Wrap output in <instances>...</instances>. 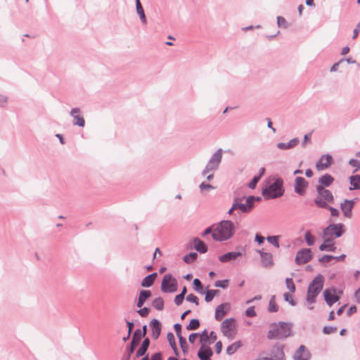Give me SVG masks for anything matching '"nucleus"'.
<instances>
[{
  "mask_svg": "<svg viewBox=\"0 0 360 360\" xmlns=\"http://www.w3.org/2000/svg\"><path fill=\"white\" fill-rule=\"evenodd\" d=\"M235 233V225L229 220H224L219 223L214 229L212 238L216 241H224L230 239Z\"/></svg>",
  "mask_w": 360,
  "mask_h": 360,
  "instance_id": "nucleus-1",
  "label": "nucleus"
},
{
  "mask_svg": "<svg viewBox=\"0 0 360 360\" xmlns=\"http://www.w3.org/2000/svg\"><path fill=\"white\" fill-rule=\"evenodd\" d=\"M324 277L319 274L309 284L307 288V302L311 304L316 302V296L320 293L323 287Z\"/></svg>",
  "mask_w": 360,
  "mask_h": 360,
  "instance_id": "nucleus-2",
  "label": "nucleus"
},
{
  "mask_svg": "<svg viewBox=\"0 0 360 360\" xmlns=\"http://www.w3.org/2000/svg\"><path fill=\"white\" fill-rule=\"evenodd\" d=\"M345 228L342 223L331 224L323 230L321 238L325 242L334 241L335 238L341 237L345 233Z\"/></svg>",
  "mask_w": 360,
  "mask_h": 360,
  "instance_id": "nucleus-3",
  "label": "nucleus"
},
{
  "mask_svg": "<svg viewBox=\"0 0 360 360\" xmlns=\"http://www.w3.org/2000/svg\"><path fill=\"white\" fill-rule=\"evenodd\" d=\"M284 192L283 180L281 178H277L273 184L263 189L262 195L265 199L269 200L282 196Z\"/></svg>",
  "mask_w": 360,
  "mask_h": 360,
  "instance_id": "nucleus-4",
  "label": "nucleus"
},
{
  "mask_svg": "<svg viewBox=\"0 0 360 360\" xmlns=\"http://www.w3.org/2000/svg\"><path fill=\"white\" fill-rule=\"evenodd\" d=\"M318 195L314 199V203L319 207H328V202L333 203L334 197L332 193L322 186H316Z\"/></svg>",
  "mask_w": 360,
  "mask_h": 360,
  "instance_id": "nucleus-5",
  "label": "nucleus"
},
{
  "mask_svg": "<svg viewBox=\"0 0 360 360\" xmlns=\"http://www.w3.org/2000/svg\"><path fill=\"white\" fill-rule=\"evenodd\" d=\"M290 335V326L284 322H280L278 326L274 325V328L271 329L267 334V338L284 339Z\"/></svg>",
  "mask_w": 360,
  "mask_h": 360,
  "instance_id": "nucleus-6",
  "label": "nucleus"
},
{
  "mask_svg": "<svg viewBox=\"0 0 360 360\" xmlns=\"http://www.w3.org/2000/svg\"><path fill=\"white\" fill-rule=\"evenodd\" d=\"M244 198L245 197H237L233 199V208L240 210L243 213L249 212L254 207L255 201L260 200L259 197L255 198L253 195H250L246 198L245 203H243L242 201Z\"/></svg>",
  "mask_w": 360,
  "mask_h": 360,
  "instance_id": "nucleus-7",
  "label": "nucleus"
},
{
  "mask_svg": "<svg viewBox=\"0 0 360 360\" xmlns=\"http://www.w3.org/2000/svg\"><path fill=\"white\" fill-rule=\"evenodd\" d=\"M222 153L223 150L221 148H219L214 153L202 172V176H205L210 172H214L218 169L221 162Z\"/></svg>",
  "mask_w": 360,
  "mask_h": 360,
  "instance_id": "nucleus-8",
  "label": "nucleus"
},
{
  "mask_svg": "<svg viewBox=\"0 0 360 360\" xmlns=\"http://www.w3.org/2000/svg\"><path fill=\"white\" fill-rule=\"evenodd\" d=\"M221 331L229 339L233 340L236 334V323L233 319H226L221 325Z\"/></svg>",
  "mask_w": 360,
  "mask_h": 360,
  "instance_id": "nucleus-9",
  "label": "nucleus"
},
{
  "mask_svg": "<svg viewBox=\"0 0 360 360\" xmlns=\"http://www.w3.org/2000/svg\"><path fill=\"white\" fill-rule=\"evenodd\" d=\"M177 290V281L169 274L163 276L161 283V290L163 292H174Z\"/></svg>",
  "mask_w": 360,
  "mask_h": 360,
  "instance_id": "nucleus-10",
  "label": "nucleus"
},
{
  "mask_svg": "<svg viewBox=\"0 0 360 360\" xmlns=\"http://www.w3.org/2000/svg\"><path fill=\"white\" fill-rule=\"evenodd\" d=\"M141 340V330L136 329L132 336L130 345L127 347L126 351L127 355L125 356L126 360H129L131 355L134 353L135 348L139 345Z\"/></svg>",
  "mask_w": 360,
  "mask_h": 360,
  "instance_id": "nucleus-11",
  "label": "nucleus"
},
{
  "mask_svg": "<svg viewBox=\"0 0 360 360\" xmlns=\"http://www.w3.org/2000/svg\"><path fill=\"white\" fill-rule=\"evenodd\" d=\"M312 258V253L309 248H303L297 252L295 257V263L297 264H304L307 263Z\"/></svg>",
  "mask_w": 360,
  "mask_h": 360,
  "instance_id": "nucleus-12",
  "label": "nucleus"
},
{
  "mask_svg": "<svg viewBox=\"0 0 360 360\" xmlns=\"http://www.w3.org/2000/svg\"><path fill=\"white\" fill-rule=\"evenodd\" d=\"M356 200H345L340 203V209L345 217L348 219L352 217V209L355 205Z\"/></svg>",
  "mask_w": 360,
  "mask_h": 360,
  "instance_id": "nucleus-13",
  "label": "nucleus"
},
{
  "mask_svg": "<svg viewBox=\"0 0 360 360\" xmlns=\"http://www.w3.org/2000/svg\"><path fill=\"white\" fill-rule=\"evenodd\" d=\"M308 182L304 178L297 176L295 179L294 189L295 192L300 195H304L306 193Z\"/></svg>",
  "mask_w": 360,
  "mask_h": 360,
  "instance_id": "nucleus-14",
  "label": "nucleus"
},
{
  "mask_svg": "<svg viewBox=\"0 0 360 360\" xmlns=\"http://www.w3.org/2000/svg\"><path fill=\"white\" fill-rule=\"evenodd\" d=\"M284 358L283 347L281 345H276L271 351V357H264V360H283Z\"/></svg>",
  "mask_w": 360,
  "mask_h": 360,
  "instance_id": "nucleus-15",
  "label": "nucleus"
},
{
  "mask_svg": "<svg viewBox=\"0 0 360 360\" xmlns=\"http://www.w3.org/2000/svg\"><path fill=\"white\" fill-rule=\"evenodd\" d=\"M335 288H332L331 290L326 289L323 291L324 300L329 307H331L333 304L340 300V297L337 295H335Z\"/></svg>",
  "mask_w": 360,
  "mask_h": 360,
  "instance_id": "nucleus-16",
  "label": "nucleus"
},
{
  "mask_svg": "<svg viewBox=\"0 0 360 360\" xmlns=\"http://www.w3.org/2000/svg\"><path fill=\"white\" fill-rule=\"evenodd\" d=\"M70 115L74 118L72 122L73 125L79 126L81 127H84L85 120L81 115V110L79 108H74L71 110Z\"/></svg>",
  "mask_w": 360,
  "mask_h": 360,
  "instance_id": "nucleus-17",
  "label": "nucleus"
},
{
  "mask_svg": "<svg viewBox=\"0 0 360 360\" xmlns=\"http://www.w3.org/2000/svg\"><path fill=\"white\" fill-rule=\"evenodd\" d=\"M311 354L309 349L304 345H300L293 355L294 360H309Z\"/></svg>",
  "mask_w": 360,
  "mask_h": 360,
  "instance_id": "nucleus-18",
  "label": "nucleus"
},
{
  "mask_svg": "<svg viewBox=\"0 0 360 360\" xmlns=\"http://www.w3.org/2000/svg\"><path fill=\"white\" fill-rule=\"evenodd\" d=\"M197 355L200 360H211L213 352L210 347L202 344L201 345Z\"/></svg>",
  "mask_w": 360,
  "mask_h": 360,
  "instance_id": "nucleus-19",
  "label": "nucleus"
},
{
  "mask_svg": "<svg viewBox=\"0 0 360 360\" xmlns=\"http://www.w3.org/2000/svg\"><path fill=\"white\" fill-rule=\"evenodd\" d=\"M332 156L327 154L323 155L316 164V167L319 171L328 168L332 163Z\"/></svg>",
  "mask_w": 360,
  "mask_h": 360,
  "instance_id": "nucleus-20",
  "label": "nucleus"
},
{
  "mask_svg": "<svg viewBox=\"0 0 360 360\" xmlns=\"http://www.w3.org/2000/svg\"><path fill=\"white\" fill-rule=\"evenodd\" d=\"M230 309V305L229 303H223L218 305L215 309V319L217 321H221L223 317Z\"/></svg>",
  "mask_w": 360,
  "mask_h": 360,
  "instance_id": "nucleus-21",
  "label": "nucleus"
},
{
  "mask_svg": "<svg viewBox=\"0 0 360 360\" xmlns=\"http://www.w3.org/2000/svg\"><path fill=\"white\" fill-rule=\"evenodd\" d=\"M150 325L152 328V337L153 339L157 340L161 333V323L158 320L153 319L150 321Z\"/></svg>",
  "mask_w": 360,
  "mask_h": 360,
  "instance_id": "nucleus-22",
  "label": "nucleus"
},
{
  "mask_svg": "<svg viewBox=\"0 0 360 360\" xmlns=\"http://www.w3.org/2000/svg\"><path fill=\"white\" fill-rule=\"evenodd\" d=\"M258 252L260 254L261 262L264 267H269L273 264V256L271 253L264 252L260 250H258Z\"/></svg>",
  "mask_w": 360,
  "mask_h": 360,
  "instance_id": "nucleus-23",
  "label": "nucleus"
},
{
  "mask_svg": "<svg viewBox=\"0 0 360 360\" xmlns=\"http://www.w3.org/2000/svg\"><path fill=\"white\" fill-rule=\"evenodd\" d=\"M241 255L242 253L240 252H229L223 255H221L219 257V260L221 262H228L229 261L237 259L238 257Z\"/></svg>",
  "mask_w": 360,
  "mask_h": 360,
  "instance_id": "nucleus-24",
  "label": "nucleus"
},
{
  "mask_svg": "<svg viewBox=\"0 0 360 360\" xmlns=\"http://www.w3.org/2000/svg\"><path fill=\"white\" fill-rule=\"evenodd\" d=\"M150 345V340L146 338L142 342V344L139 349L137 350L135 357L139 358L140 356H144L147 352V349Z\"/></svg>",
  "mask_w": 360,
  "mask_h": 360,
  "instance_id": "nucleus-25",
  "label": "nucleus"
},
{
  "mask_svg": "<svg viewBox=\"0 0 360 360\" xmlns=\"http://www.w3.org/2000/svg\"><path fill=\"white\" fill-rule=\"evenodd\" d=\"M298 138H294L291 139L288 143H277V148L281 150H286L294 148L299 143Z\"/></svg>",
  "mask_w": 360,
  "mask_h": 360,
  "instance_id": "nucleus-26",
  "label": "nucleus"
},
{
  "mask_svg": "<svg viewBox=\"0 0 360 360\" xmlns=\"http://www.w3.org/2000/svg\"><path fill=\"white\" fill-rule=\"evenodd\" d=\"M158 274L157 273H153L151 274L148 275L146 276L141 281V286L145 288H149L155 282V278H157Z\"/></svg>",
  "mask_w": 360,
  "mask_h": 360,
  "instance_id": "nucleus-27",
  "label": "nucleus"
},
{
  "mask_svg": "<svg viewBox=\"0 0 360 360\" xmlns=\"http://www.w3.org/2000/svg\"><path fill=\"white\" fill-rule=\"evenodd\" d=\"M193 245L195 249L200 253H205L207 251V248L205 243L200 240L198 238H195L193 240Z\"/></svg>",
  "mask_w": 360,
  "mask_h": 360,
  "instance_id": "nucleus-28",
  "label": "nucleus"
},
{
  "mask_svg": "<svg viewBox=\"0 0 360 360\" xmlns=\"http://www.w3.org/2000/svg\"><path fill=\"white\" fill-rule=\"evenodd\" d=\"M151 296V292L150 290H143L139 293V297L137 302V307L141 308L146 300Z\"/></svg>",
  "mask_w": 360,
  "mask_h": 360,
  "instance_id": "nucleus-29",
  "label": "nucleus"
},
{
  "mask_svg": "<svg viewBox=\"0 0 360 360\" xmlns=\"http://www.w3.org/2000/svg\"><path fill=\"white\" fill-rule=\"evenodd\" d=\"M334 181V178L328 174H326L321 176L319 179V186H322L325 188L330 186Z\"/></svg>",
  "mask_w": 360,
  "mask_h": 360,
  "instance_id": "nucleus-30",
  "label": "nucleus"
},
{
  "mask_svg": "<svg viewBox=\"0 0 360 360\" xmlns=\"http://www.w3.org/2000/svg\"><path fill=\"white\" fill-rule=\"evenodd\" d=\"M135 1H136V13L139 15L141 21L143 24H146V22H147V20H146V15H145V12H144L143 8V6H142V5H141V4L139 0H135Z\"/></svg>",
  "mask_w": 360,
  "mask_h": 360,
  "instance_id": "nucleus-31",
  "label": "nucleus"
},
{
  "mask_svg": "<svg viewBox=\"0 0 360 360\" xmlns=\"http://www.w3.org/2000/svg\"><path fill=\"white\" fill-rule=\"evenodd\" d=\"M335 249L336 247L333 241L325 242V240H323V243L319 246L321 251L335 252Z\"/></svg>",
  "mask_w": 360,
  "mask_h": 360,
  "instance_id": "nucleus-32",
  "label": "nucleus"
},
{
  "mask_svg": "<svg viewBox=\"0 0 360 360\" xmlns=\"http://www.w3.org/2000/svg\"><path fill=\"white\" fill-rule=\"evenodd\" d=\"M242 346L240 341H237L226 348V353L229 355L233 354Z\"/></svg>",
  "mask_w": 360,
  "mask_h": 360,
  "instance_id": "nucleus-33",
  "label": "nucleus"
},
{
  "mask_svg": "<svg viewBox=\"0 0 360 360\" xmlns=\"http://www.w3.org/2000/svg\"><path fill=\"white\" fill-rule=\"evenodd\" d=\"M350 184L353 187L349 188L352 189H360V176L355 175L350 177Z\"/></svg>",
  "mask_w": 360,
  "mask_h": 360,
  "instance_id": "nucleus-34",
  "label": "nucleus"
},
{
  "mask_svg": "<svg viewBox=\"0 0 360 360\" xmlns=\"http://www.w3.org/2000/svg\"><path fill=\"white\" fill-rule=\"evenodd\" d=\"M153 307L158 310H162L164 308V300L162 297H157L153 302Z\"/></svg>",
  "mask_w": 360,
  "mask_h": 360,
  "instance_id": "nucleus-35",
  "label": "nucleus"
},
{
  "mask_svg": "<svg viewBox=\"0 0 360 360\" xmlns=\"http://www.w3.org/2000/svg\"><path fill=\"white\" fill-rule=\"evenodd\" d=\"M304 239L307 243V244L309 246H311L315 243V237L311 235V232L309 231H307L304 233Z\"/></svg>",
  "mask_w": 360,
  "mask_h": 360,
  "instance_id": "nucleus-36",
  "label": "nucleus"
},
{
  "mask_svg": "<svg viewBox=\"0 0 360 360\" xmlns=\"http://www.w3.org/2000/svg\"><path fill=\"white\" fill-rule=\"evenodd\" d=\"M198 257V254L196 252H191L188 255H186L183 257V260L184 262L187 264H191L194 260H195Z\"/></svg>",
  "mask_w": 360,
  "mask_h": 360,
  "instance_id": "nucleus-37",
  "label": "nucleus"
},
{
  "mask_svg": "<svg viewBox=\"0 0 360 360\" xmlns=\"http://www.w3.org/2000/svg\"><path fill=\"white\" fill-rule=\"evenodd\" d=\"M268 310L270 312H276L278 310V307L275 302V295H273L269 300Z\"/></svg>",
  "mask_w": 360,
  "mask_h": 360,
  "instance_id": "nucleus-38",
  "label": "nucleus"
},
{
  "mask_svg": "<svg viewBox=\"0 0 360 360\" xmlns=\"http://www.w3.org/2000/svg\"><path fill=\"white\" fill-rule=\"evenodd\" d=\"M199 326H200L199 320L196 319H193L190 321L189 324L186 326V329L188 330H196L199 328Z\"/></svg>",
  "mask_w": 360,
  "mask_h": 360,
  "instance_id": "nucleus-39",
  "label": "nucleus"
},
{
  "mask_svg": "<svg viewBox=\"0 0 360 360\" xmlns=\"http://www.w3.org/2000/svg\"><path fill=\"white\" fill-rule=\"evenodd\" d=\"M193 286L194 290L198 293L202 294L203 292V286L198 278H195L193 280Z\"/></svg>",
  "mask_w": 360,
  "mask_h": 360,
  "instance_id": "nucleus-40",
  "label": "nucleus"
},
{
  "mask_svg": "<svg viewBox=\"0 0 360 360\" xmlns=\"http://www.w3.org/2000/svg\"><path fill=\"white\" fill-rule=\"evenodd\" d=\"M280 238V236H268L266 238V240L272 244L274 247L278 248H279V243H278V238Z\"/></svg>",
  "mask_w": 360,
  "mask_h": 360,
  "instance_id": "nucleus-41",
  "label": "nucleus"
},
{
  "mask_svg": "<svg viewBox=\"0 0 360 360\" xmlns=\"http://www.w3.org/2000/svg\"><path fill=\"white\" fill-rule=\"evenodd\" d=\"M218 292H219V290H207L206 292V295H205V302H211L213 300L216 293Z\"/></svg>",
  "mask_w": 360,
  "mask_h": 360,
  "instance_id": "nucleus-42",
  "label": "nucleus"
},
{
  "mask_svg": "<svg viewBox=\"0 0 360 360\" xmlns=\"http://www.w3.org/2000/svg\"><path fill=\"white\" fill-rule=\"evenodd\" d=\"M285 284L287 288L291 292H295V285L294 284V282L292 281V278H287L285 279Z\"/></svg>",
  "mask_w": 360,
  "mask_h": 360,
  "instance_id": "nucleus-43",
  "label": "nucleus"
},
{
  "mask_svg": "<svg viewBox=\"0 0 360 360\" xmlns=\"http://www.w3.org/2000/svg\"><path fill=\"white\" fill-rule=\"evenodd\" d=\"M209 336L208 334H207V330H204L201 335H200V342L204 345H206L207 342H208L209 341Z\"/></svg>",
  "mask_w": 360,
  "mask_h": 360,
  "instance_id": "nucleus-44",
  "label": "nucleus"
},
{
  "mask_svg": "<svg viewBox=\"0 0 360 360\" xmlns=\"http://www.w3.org/2000/svg\"><path fill=\"white\" fill-rule=\"evenodd\" d=\"M277 25L278 27H283V28H287L288 27L287 21L282 16L277 17Z\"/></svg>",
  "mask_w": 360,
  "mask_h": 360,
  "instance_id": "nucleus-45",
  "label": "nucleus"
},
{
  "mask_svg": "<svg viewBox=\"0 0 360 360\" xmlns=\"http://www.w3.org/2000/svg\"><path fill=\"white\" fill-rule=\"evenodd\" d=\"M179 340V344L181 346V348L182 349V351L184 354L187 352V342L186 340L184 337H179L178 338Z\"/></svg>",
  "mask_w": 360,
  "mask_h": 360,
  "instance_id": "nucleus-46",
  "label": "nucleus"
},
{
  "mask_svg": "<svg viewBox=\"0 0 360 360\" xmlns=\"http://www.w3.org/2000/svg\"><path fill=\"white\" fill-rule=\"evenodd\" d=\"M229 281L227 279L223 281H217L214 286L217 288H226L228 287Z\"/></svg>",
  "mask_w": 360,
  "mask_h": 360,
  "instance_id": "nucleus-47",
  "label": "nucleus"
},
{
  "mask_svg": "<svg viewBox=\"0 0 360 360\" xmlns=\"http://www.w3.org/2000/svg\"><path fill=\"white\" fill-rule=\"evenodd\" d=\"M186 300L188 302H191L195 303L196 305L199 304L198 297L196 295H193V294L188 295L187 297H186Z\"/></svg>",
  "mask_w": 360,
  "mask_h": 360,
  "instance_id": "nucleus-48",
  "label": "nucleus"
},
{
  "mask_svg": "<svg viewBox=\"0 0 360 360\" xmlns=\"http://www.w3.org/2000/svg\"><path fill=\"white\" fill-rule=\"evenodd\" d=\"M167 340L171 346L172 348H174V347H175L176 345V342H175V338H174V335H173L172 333H169L167 334Z\"/></svg>",
  "mask_w": 360,
  "mask_h": 360,
  "instance_id": "nucleus-49",
  "label": "nucleus"
},
{
  "mask_svg": "<svg viewBox=\"0 0 360 360\" xmlns=\"http://www.w3.org/2000/svg\"><path fill=\"white\" fill-rule=\"evenodd\" d=\"M283 297H284V300L289 302L290 304H291L292 306H295L296 304V302L293 300L291 295L288 292H285L284 295H283Z\"/></svg>",
  "mask_w": 360,
  "mask_h": 360,
  "instance_id": "nucleus-50",
  "label": "nucleus"
},
{
  "mask_svg": "<svg viewBox=\"0 0 360 360\" xmlns=\"http://www.w3.org/2000/svg\"><path fill=\"white\" fill-rule=\"evenodd\" d=\"M199 188L201 191H203L204 190L209 191V190L215 188V187H214L213 186H212L209 184H206L205 182L201 183L199 186Z\"/></svg>",
  "mask_w": 360,
  "mask_h": 360,
  "instance_id": "nucleus-51",
  "label": "nucleus"
},
{
  "mask_svg": "<svg viewBox=\"0 0 360 360\" xmlns=\"http://www.w3.org/2000/svg\"><path fill=\"white\" fill-rule=\"evenodd\" d=\"M337 330V328L336 327H333V326H325L323 329V332L325 333V334H327V335H329V334H331V333H335V331Z\"/></svg>",
  "mask_w": 360,
  "mask_h": 360,
  "instance_id": "nucleus-52",
  "label": "nucleus"
},
{
  "mask_svg": "<svg viewBox=\"0 0 360 360\" xmlns=\"http://www.w3.org/2000/svg\"><path fill=\"white\" fill-rule=\"evenodd\" d=\"M245 315L248 317H254L256 316V312L254 307H248L245 311Z\"/></svg>",
  "mask_w": 360,
  "mask_h": 360,
  "instance_id": "nucleus-53",
  "label": "nucleus"
},
{
  "mask_svg": "<svg viewBox=\"0 0 360 360\" xmlns=\"http://www.w3.org/2000/svg\"><path fill=\"white\" fill-rule=\"evenodd\" d=\"M324 208L330 210V215L332 217H338L340 214V212L338 210H337L336 208H334L333 207H330L328 205V207H324Z\"/></svg>",
  "mask_w": 360,
  "mask_h": 360,
  "instance_id": "nucleus-54",
  "label": "nucleus"
},
{
  "mask_svg": "<svg viewBox=\"0 0 360 360\" xmlns=\"http://www.w3.org/2000/svg\"><path fill=\"white\" fill-rule=\"evenodd\" d=\"M259 176H255L252 181L248 184V187L250 188L254 189L256 187L257 184L259 181Z\"/></svg>",
  "mask_w": 360,
  "mask_h": 360,
  "instance_id": "nucleus-55",
  "label": "nucleus"
},
{
  "mask_svg": "<svg viewBox=\"0 0 360 360\" xmlns=\"http://www.w3.org/2000/svg\"><path fill=\"white\" fill-rule=\"evenodd\" d=\"M334 256L333 255H323L321 258H319V261L322 263H327L330 262L332 259H333Z\"/></svg>",
  "mask_w": 360,
  "mask_h": 360,
  "instance_id": "nucleus-56",
  "label": "nucleus"
},
{
  "mask_svg": "<svg viewBox=\"0 0 360 360\" xmlns=\"http://www.w3.org/2000/svg\"><path fill=\"white\" fill-rule=\"evenodd\" d=\"M139 314L142 317H146L148 315L150 310L147 307H143L137 311Z\"/></svg>",
  "mask_w": 360,
  "mask_h": 360,
  "instance_id": "nucleus-57",
  "label": "nucleus"
},
{
  "mask_svg": "<svg viewBox=\"0 0 360 360\" xmlns=\"http://www.w3.org/2000/svg\"><path fill=\"white\" fill-rule=\"evenodd\" d=\"M349 164L352 167H356V169H355V172H356V171H358V169H359V167L360 166V161L357 160H355V159H351L349 161Z\"/></svg>",
  "mask_w": 360,
  "mask_h": 360,
  "instance_id": "nucleus-58",
  "label": "nucleus"
},
{
  "mask_svg": "<svg viewBox=\"0 0 360 360\" xmlns=\"http://www.w3.org/2000/svg\"><path fill=\"white\" fill-rule=\"evenodd\" d=\"M184 299V297L183 294H179L176 295L174 298V302L177 306H179L183 302V300Z\"/></svg>",
  "mask_w": 360,
  "mask_h": 360,
  "instance_id": "nucleus-59",
  "label": "nucleus"
},
{
  "mask_svg": "<svg viewBox=\"0 0 360 360\" xmlns=\"http://www.w3.org/2000/svg\"><path fill=\"white\" fill-rule=\"evenodd\" d=\"M174 330L178 338L181 337V325L180 323H175L174 326Z\"/></svg>",
  "mask_w": 360,
  "mask_h": 360,
  "instance_id": "nucleus-60",
  "label": "nucleus"
},
{
  "mask_svg": "<svg viewBox=\"0 0 360 360\" xmlns=\"http://www.w3.org/2000/svg\"><path fill=\"white\" fill-rule=\"evenodd\" d=\"M8 98L7 96L0 94V106L4 107L7 104Z\"/></svg>",
  "mask_w": 360,
  "mask_h": 360,
  "instance_id": "nucleus-61",
  "label": "nucleus"
},
{
  "mask_svg": "<svg viewBox=\"0 0 360 360\" xmlns=\"http://www.w3.org/2000/svg\"><path fill=\"white\" fill-rule=\"evenodd\" d=\"M217 338V334L214 331H211L209 336V344L213 343Z\"/></svg>",
  "mask_w": 360,
  "mask_h": 360,
  "instance_id": "nucleus-62",
  "label": "nucleus"
},
{
  "mask_svg": "<svg viewBox=\"0 0 360 360\" xmlns=\"http://www.w3.org/2000/svg\"><path fill=\"white\" fill-rule=\"evenodd\" d=\"M214 349L217 354L221 353L222 349V343L221 341H219L215 344Z\"/></svg>",
  "mask_w": 360,
  "mask_h": 360,
  "instance_id": "nucleus-63",
  "label": "nucleus"
},
{
  "mask_svg": "<svg viewBox=\"0 0 360 360\" xmlns=\"http://www.w3.org/2000/svg\"><path fill=\"white\" fill-rule=\"evenodd\" d=\"M199 336V334L198 333H191L189 337H188V341L191 343V344H193L196 340V338Z\"/></svg>",
  "mask_w": 360,
  "mask_h": 360,
  "instance_id": "nucleus-64",
  "label": "nucleus"
}]
</instances>
